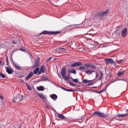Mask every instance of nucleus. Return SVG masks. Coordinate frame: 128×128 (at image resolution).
<instances>
[{
  "mask_svg": "<svg viewBox=\"0 0 128 128\" xmlns=\"http://www.w3.org/2000/svg\"><path fill=\"white\" fill-rule=\"evenodd\" d=\"M114 119H116V120H118L117 118H112V120H110V122H111V121H113L114 120Z\"/></svg>",
  "mask_w": 128,
  "mask_h": 128,
  "instance_id": "obj_48",
  "label": "nucleus"
},
{
  "mask_svg": "<svg viewBox=\"0 0 128 128\" xmlns=\"http://www.w3.org/2000/svg\"><path fill=\"white\" fill-rule=\"evenodd\" d=\"M58 75V76L59 77V78L61 79H62V78L61 77V75L58 74V73H57V74Z\"/></svg>",
  "mask_w": 128,
  "mask_h": 128,
  "instance_id": "obj_42",
  "label": "nucleus"
},
{
  "mask_svg": "<svg viewBox=\"0 0 128 128\" xmlns=\"http://www.w3.org/2000/svg\"><path fill=\"white\" fill-rule=\"evenodd\" d=\"M110 84H109L107 86H106V88H105L104 89V90H102L101 91V92H104V91H105V90H106V89L107 88V86H108Z\"/></svg>",
  "mask_w": 128,
  "mask_h": 128,
  "instance_id": "obj_39",
  "label": "nucleus"
},
{
  "mask_svg": "<svg viewBox=\"0 0 128 128\" xmlns=\"http://www.w3.org/2000/svg\"><path fill=\"white\" fill-rule=\"evenodd\" d=\"M84 66L86 68L91 67L93 69H95L96 68V67L93 65V64L91 63H88L86 64H84Z\"/></svg>",
  "mask_w": 128,
  "mask_h": 128,
  "instance_id": "obj_5",
  "label": "nucleus"
},
{
  "mask_svg": "<svg viewBox=\"0 0 128 128\" xmlns=\"http://www.w3.org/2000/svg\"><path fill=\"white\" fill-rule=\"evenodd\" d=\"M93 114H98L99 115V116L101 117H105V116L104 113L101 112H100L98 111L94 112Z\"/></svg>",
  "mask_w": 128,
  "mask_h": 128,
  "instance_id": "obj_6",
  "label": "nucleus"
},
{
  "mask_svg": "<svg viewBox=\"0 0 128 128\" xmlns=\"http://www.w3.org/2000/svg\"><path fill=\"white\" fill-rule=\"evenodd\" d=\"M39 96L40 98L43 99L46 98L45 96H44L42 94L39 93Z\"/></svg>",
  "mask_w": 128,
  "mask_h": 128,
  "instance_id": "obj_22",
  "label": "nucleus"
},
{
  "mask_svg": "<svg viewBox=\"0 0 128 128\" xmlns=\"http://www.w3.org/2000/svg\"><path fill=\"white\" fill-rule=\"evenodd\" d=\"M110 11L109 9H108L104 12H99L97 13V16H103L108 14Z\"/></svg>",
  "mask_w": 128,
  "mask_h": 128,
  "instance_id": "obj_3",
  "label": "nucleus"
},
{
  "mask_svg": "<svg viewBox=\"0 0 128 128\" xmlns=\"http://www.w3.org/2000/svg\"><path fill=\"white\" fill-rule=\"evenodd\" d=\"M16 68L18 70H20V67L19 65L17 64H14Z\"/></svg>",
  "mask_w": 128,
  "mask_h": 128,
  "instance_id": "obj_30",
  "label": "nucleus"
},
{
  "mask_svg": "<svg viewBox=\"0 0 128 128\" xmlns=\"http://www.w3.org/2000/svg\"><path fill=\"white\" fill-rule=\"evenodd\" d=\"M66 68L65 67L62 68L61 70V74L62 76L63 77L66 76Z\"/></svg>",
  "mask_w": 128,
  "mask_h": 128,
  "instance_id": "obj_9",
  "label": "nucleus"
},
{
  "mask_svg": "<svg viewBox=\"0 0 128 128\" xmlns=\"http://www.w3.org/2000/svg\"><path fill=\"white\" fill-rule=\"evenodd\" d=\"M59 33L58 31L56 32H49L46 30H44L39 34V35H41L42 34H48L50 35H54L57 34Z\"/></svg>",
  "mask_w": 128,
  "mask_h": 128,
  "instance_id": "obj_2",
  "label": "nucleus"
},
{
  "mask_svg": "<svg viewBox=\"0 0 128 128\" xmlns=\"http://www.w3.org/2000/svg\"><path fill=\"white\" fill-rule=\"evenodd\" d=\"M50 97L54 101H55L58 98L57 96L54 94H53L52 95H50Z\"/></svg>",
  "mask_w": 128,
  "mask_h": 128,
  "instance_id": "obj_16",
  "label": "nucleus"
},
{
  "mask_svg": "<svg viewBox=\"0 0 128 128\" xmlns=\"http://www.w3.org/2000/svg\"><path fill=\"white\" fill-rule=\"evenodd\" d=\"M6 71L9 74H12L13 72V71L10 69L8 67H6Z\"/></svg>",
  "mask_w": 128,
  "mask_h": 128,
  "instance_id": "obj_13",
  "label": "nucleus"
},
{
  "mask_svg": "<svg viewBox=\"0 0 128 128\" xmlns=\"http://www.w3.org/2000/svg\"><path fill=\"white\" fill-rule=\"evenodd\" d=\"M2 62V61L1 60H0V64Z\"/></svg>",
  "mask_w": 128,
  "mask_h": 128,
  "instance_id": "obj_57",
  "label": "nucleus"
},
{
  "mask_svg": "<svg viewBox=\"0 0 128 128\" xmlns=\"http://www.w3.org/2000/svg\"><path fill=\"white\" fill-rule=\"evenodd\" d=\"M119 80H124V79H120Z\"/></svg>",
  "mask_w": 128,
  "mask_h": 128,
  "instance_id": "obj_58",
  "label": "nucleus"
},
{
  "mask_svg": "<svg viewBox=\"0 0 128 128\" xmlns=\"http://www.w3.org/2000/svg\"><path fill=\"white\" fill-rule=\"evenodd\" d=\"M100 75L98 79V80L99 81L100 80H101L102 78L103 77V75L102 74V72L101 71H100Z\"/></svg>",
  "mask_w": 128,
  "mask_h": 128,
  "instance_id": "obj_26",
  "label": "nucleus"
},
{
  "mask_svg": "<svg viewBox=\"0 0 128 128\" xmlns=\"http://www.w3.org/2000/svg\"><path fill=\"white\" fill-rule=\"evenodd\" d=\"M33 73L32 72H30L28 74V75L26 77V80H28L32 76Z\"/></svg>",
  "mask_w": 128,
  "mask_h": 128,
  "instance_id": "obj_17",
  "label": "nucleus"
},
{
  "mask_svg": "<svg viewBox=\"0 0 128 128\" xmlns=\"http://www.w3.org/2000/svg\"><path fill=\"white\" fill-rule=\"evenodd\" d=\"M86 72L87 73L88 75H90L92 74V73L91 72V70H87Z\"/></svg>",
  "mask_w": 128,
  "mask_h": 128,
  "instance_id": "obj_29",
  "label": "nucleus"
},
{
  "mask_svg": "<svg viewBox=\"0 0 128 128\" xmlns=\"http://www.w3.org/2000/svg\"><path fill=\"white\" fill-rule=\"evenodd\" d=\"M70 78L72 79V80L73 81H74V82H78V83H81V82H79L78 81V79H76V78L74 79L72 77H71Z\"/></svg>",
  "mask_w": 128,
  "mask_h": 128,
  "instance_id": "obj_25",
  "label": "nucleus"
},
{
  "mask_svg": "<svg viewBox=\"0 0 128 128\" xmlns=\"http://www.w3.org/2000/svg\"><path fill=\"white\" fill-rule=\"evenodd\" d=\"M60 88L63 90L64 89V88L62 87H60Z\"/></svg>",
  "mask_w": 128,
  "mask_h": 128,
  "instance_id": "obj_54",
  "label": "nucleus"
},
{
  "mask_svg": "<svg viewBox=\"0 0 128 128\" xmlns=\"http://www.w3.org/2000/svg\"><path fill=\"white\" fill-rule=\"evenodd\" d=\"M127 33V29L126 28H124L122 31V35L123 37H126Z\"/></svg>",
  "mask_w": 128,
  "mask_h": 128,
  "instance_id": "obj_7",
  "label": "nucleus"
},
{
  "mask_svg": "<svg viewBox=\"0 0 128 128\" xmlns=\"http://www.w3.org/2000/svg\"><path fill=\"white\" fill-rule=\"evenodd\" d=\"M94 84V82L88 83V84L87 86H91L92 85H93Z\"/></svg>",
  "mask_w": 128,
  "mask_h": 128,
  "instance_id": "obj_37",
  "label": "nucleus"
},
{
  "mask_svg": "<svg viewBox=\"0 0 128 128\" xmlns=\"http://www.w3.org/2000/svg\"><path fill=\"white\" fill-rule=\"evenodd\" d=\"M69 84L73 86H76V84H74L71 81H70L69 82Z\"/></svg>",
  "mask_w": 128,
  "mask_h": 128,
  "instance_id": "obj_33",
  "label": "nucleus"
},
{
  "mask_svg": "<svg viewBox=\"0 0 128 128\" xmlns=\"http://www.w3.org/2000/svg\"><path fill=\"white\" fill-rule=\"evenodd\" d=\"M111 64H113L114 66H115L116 64V62H114L113 60V62H112V63Z\"/></svg>",
  "mask_w": 128,
  "mask_h": 128,
  "instance_id": "obj_44",
  "label": "nucleus"
},
{
  "mask_svg": "<svg viewBox=\"0 0 128 128\" xmlns=\"http://www.w3.org/2000/svg\"><path fill=\"white\" fill-rule=\"evenodd\" d=\"M26 84L27 86L28 85V83L27 82L26 83Z\"/></svg>",
  "mask_w": 128,
  "mask_h": 128,
  "instance_id": "obj_52",
  "label": "nucleus"
},
{
  "mask_svg": "<svg viewBox=\"0 0 128 128\" xmlns=\"http://www.w3.org/2000/svg\"><path fill=\"white\" fill-rule=\"evenodd\" d=\"M123 60H124V59H123V60H116V62L117 63L119 64V63H120L121 62H122V61H123Z\"/></svg>",
  "mask_w": 128,
  "mask_h": 128,
  "instance_id": "obj_38",
  "label": "nucleus"
},
{
  "mask_svg": "<svg viewBox=\"0 0 128 128\" xmlns=\"http://www.w3.org/2000/svg\"><path fill=\"white\" fill-rule=\"evenodd\" d=\"M103 17H104L105 16H103Z\"/></svg>",
  "mask_w": 128,
  "mask_h": 128,
  "instance_id": "obj_61",
  "label": "nucleus"
},
{
  "mask_svg": "<svg viewBox=\"0 0 128 128\" xmlns=\"http://www.w3.org/2000/svg\"><path fill=\"white\" fill-rule=\"evenodd\" d=\"M105 61L106 62V64H108V63H112L113 62V60L112 58L108 59L106 58L105 59Z\"/></svg>",
  "mask_w": 128,
  "mask_h": 128,
  "instance_id": "obj_15",
  "label": "nucleus"
},
{
  "mask_svg": "<svg viewBox=\"0 0 128 128\" xmlns=\"http://www.w3.org/2000/svg\"><path fill=\"white\" fill-rule=\"evenodd\" d=\"M27 88L29 90H31V88L30 86H29V85L27 86Z\"/></svg>",
  "mask_w": 128,
  "mask_h": 128,
  "instance_id": "obj_43",
  "label": "nucleus"
},
{
  "mask_svg": "<svg viewBox=\"0 0 128 128\" xmlns=\"http://www.w3.org/2000/svg\"><path fill=\"white\" fill-rule=\"evenodd\" d=\"M66 91L68 92H72L73 91V90L72 88H71L69 89H66Z\"/></svg>",
  "mask_w": 128,
  "mask_h": 128,
  "instance_id": "obj_40",
  "label": "nucleus"
},
{
  "mask_svg": "<svg viewBox=\"0 0 128 128\" xmlns=\"http://www.w3.org/2000/svg\"><path fill=\"white\" fill-rule=\"evenodd\" d=\"M126 111H127V112H128V109H127V110H126Z\"/></svg>",
  "mask_w": 128,
  "mask_h": 128,
  "instance_id": "obj_59",
  "label": "nucleus"
},
{
  "mask_svg": "<svg viewBox=\"0 0 128 128\" xmlns=\"http://www.w3.org/2000/svg\"><path fill=\"white\" fill-rule=\"evenodd\" d=\"M46 106L48 109H49L50 108H51V106L49 103H46Z\"/></svg>",
  "mask_w": 128,
  "mask_h": 128,
  "instance_id": "obj_28",
  "label": "nucleus"
},
{
  "mask_svg": "<svg viewBox=\"0 0 128 128\" xmlns=\"http://www.w3.org/2000/svg\"><path fill=\"white\" fill-rule=\"evenodd\" d=\"M83 26L81 24H76L75 25H72L70 26L69 28L72 30L76 28L81 27Z\"/></svg>",
  "mask_w": 128,
  "mask_h": 128,
  "instance_id": "obj_4",
  "label": "nucleus"
},
{
  "mask_svg": "<svg viewBox=\"0 0 128 128\" xmlns=\"http://www.w3.org/2000/svg\"><path fill=\"white\" fill-rule=\"evenodd\" d=\"M78 86V87H80V86Z\"/></svg>",
  "mask_w": 128,
  "mask_h": 128,
  "instance_id": "obj_60",
  "label": "nucleus"
},
{
  "mask_svg": "<svg viewBox=\"0 0 128 128\" xmlns=\"http://www.w3.org/2000/svg\"><path fill=\"white\" fill-rule=\"evenodd\" d=\"M58 115L59 118L61 120H64L65 119V117L63 114H58Z\"/></svg>",
  "mask_w": 128,
  "mask_h": 128,
  "instance_id": "obj_18",
  "label": "nucleus"
},
{
  "mask_svg": "<svg viewBox=\"0 0 128 128\" xmlns=\"http://www.w3.org/2000/svg\"><path fill=\"white\" fill-rule=\"evenodd\" d=\"M79 69L80 70H85L86 68L85 66H80L79 67Z\"/></svg>",
  "mask_w": 128,
  "mask_h": 128,
  "instance_id": "obj_32",
  "label": "nucleus"
},
{
  "mask_svg": "<svg viewBox=\"0 0 128 128\" xmlns=\"http://www.w3.org/2000/svg\"><path fill=\"white\" fill-rule=\"evenodd\" d=\"M56 59V58H54V59H53V60H55Z\"/></svg>",
  "mask_w": 128,
  "mask_h": 128,
  "instance_id": "obj_53",
  "label": "nucleus"
},
{
  "mask_svg": "<svg viewBox=\"0 0 128 128\" xmlns=\"http://www.w3.org/2000/svg\"><path fill=\"white\" fill-rule=\"evenodd\" d=\"M39 68H36L34 71V74H36L39 72Z\"/></svg>",
  "mask_w": 128,
  "mask_h": 128,
  "instance_id": "obj_21",
  "label": "nucleus"
},
{
  "mask_svg": "<svg viewBox=\"0 0 128 128\" xmlns=\"http://www.w3.org/2000/svg\"><path fill=\"white\" fill-rule=\"evenodd\" d=\"M128 113L125 114H118L117 117L120 118H123L127 116Z\"/></svg>",
  "mask_w": 128,
  "mask_h": 128,
  "instance_id": "obj_20",
  "label": "nucleus"
},
{
  "mask_svg": "<svg viewBox=\"0 0 128 128\" xmlns=\"http://www.w3.org/2000/svg\"><path fill=\"white\" fill-rule=\"evenodd\" d=\"M69 76H64L62 77L63 78H64V80H68L69 78H70V77Z\"/></svg>",
  "mask_w": 128,
  "mask_h": 128,
  "instance_id": "obj_27",
  "label": "nucleus"
},
{
  "mask_svg": "<svg viewBox=\"0 0 128 128\" xmlns=\"http://www.w3.org/2000/svg\"><path fill=\"white\" fill-rule=\"evenodd\" d=\"M20 50H21L22 51H25V49L24 48H20Z\"/></svg>",
  "mask_w": 128,
  "mask_h": 128,
  "instance_id": "obj_46",
  "label": "nucleus"
},
{
  "mask_svg": "<svg viewBox=\"0 0 128 128\" xmlns=\"http://www.w3.org/2000/svg\"><path fill=\"white\" fill-rule=\"evenodd\" d=\"M24 77V75H22L21 76H18V78H22Z\"/></svg>",
  "mask_w": 128,
  "mask_h": 128,
  "instance_id": "obj_47",
  "label": "nucleus"
},
{
  "mask_svg": "<svg viewBox=\"0 0 128 128\" xmlns=\"http://www.w3.org/2000/svg\"><path fill=\"white\" fill-rule=\"evenodd\" d=\"M0 76L2 78H5L6 77L5 75L2 73H0Z\"/></svg>",
  "mask_w": 128,
  "mask_h": 128,
  "instance_id": "obj_34",
  "label": "nucleus"
},
{
  "mask_svg": "<svg viewBox=\"0 0 128 128\" xmlns=\"http://www.w3.org/2000/svg\"><path fill=\"white\" fill-rule=\"evenodd\" d=\"M52 57H50L47 59H46V62H48L50 60H51L52 59Z\"/></svg>",
  "mask_w": 128,
  "mask_h": 128,
  "instance_id": "obj_35",
  "label": "nucleus"
},
{
  "mask_svg": "<svg viewBox=\"0 0 128 128\" xmlns=\"http://www.w3.org/2000/svg\"><path fill=\"white\" fill-rule=\"evenodd\" d=\"M10 64V62L8 61V56H6V65L7 66L9 65V64Z\"/></svg>",
  "mask_w": 128,
  "mask_h": 128,
  "instance_id": "obj_31",
  "label": "nucleus"
},
{
  "mask_svg": "<svg viewBox=\"0 0 128 128\" xmlns=\"http://www.w3.org/2000/svg\"><path fill=\"white\" fill-rule=\"evenodd\" d=\"M67 72L68 76L70 75V73H72L74 74H75L76 73V70L73 69H69L68 70Z\"/></svg>",
  "mask_w": 128,
  "mask_h": 128,
  "instance_id": "obj_12",
  "label": "nucleus"
},
{
  "mask_svg": "<svg viewBox=\"0 0 128 128\" xmlns=\"http://www.w3.org/2000/svg\"><path fill=\"white\" fill-rule=\"evenodd\" d=\"M40 60V59L39 58H37L35 60V64L34 66L32 67L33 68L35 67H36L39 66V62Z\"/></svg>",
  "mask_w": 128,
  "mask_h": 128,
  "instance_id": "obj_8",
  "label": "nucleus"
},
{
  "mask_svg": "<svg viewBox=\"0 0 128 128\" xmlns=\"http://www.w3.org/2000/svg\"><path fill=\"white\" fill-rule=\"evenodd\" d=\"M40 81H48V78L46 76H44L41 78L40 80Z\"/></svg>",
  "mask_w": 128,
  "mask_h": 128,
  "instance_id": "obj_14",
  "label": "nucleus"
},
{
  "mask_svg": "<svg viewBox=\"0 0 128 128\" xmlns=\"http://www.w3.org/2000/svg\"><path fill=\"white\" fill-rule=\"evenodd\" d=\"M18 128H20V125H17Z\"/></svg>",
  "mask_w": 128,
  "mask_h": 128,
  "instance_id": "obj_50",
  "label": "nucleus"
},
{
  "mask_svg": "<svg viewBox=\"0 0 128 128\" xmlns=\"http://www.w3.org/2000/svg\"><path fill=\"white\" fill-rule=\"evenodd\" d=\"M14 39L12 41V43L14 44H16L18 43L19 42V40L17 37H16L15 38H14Z\"/></svg>",
  "mask_w": 128,
  "mask_h": 128,
  "instance_id": "obj_19",
  "label": "nucleus"
},
{
  "mask_svg": "<svg viewBox=\"0 0 128 128\" xmlns=\"http://www.w3.org/2000/svg\"><path fill=\"white\" fill-rule=\"evenodd\" d=\"M44 72H45L44 67V65H42L41 67L40 70L38 72V74L39 75Z\"/></svg>",
  "mask_w": 128,
  "mask_h": 128,
  "instance_id": "obj_10",
  "label": "nucleus"
},
{
  "mask_svg": "<svg viewBox=\"0 0 128 128\" xmlns=\"http://www.w3.org/2000/svg\"><path fill=\"white\" fill-rule=\"evenodd\" d=\"M95 92L97 93H98L99 94H100L102 93L101 92V91H95Z\"/></svg>",
  "mask_w": 128,
  "mask_h": 128,
  "instance_id": "obj_45",
  "label": "nucleus"
},
{
  "mask_svg": "<svg viewBox=\"0 0 128 128\" xmlns=\"http://www.w3.org/2000/svg\"><path fill=\"white\" fill-rule=\"evenodd\" d=\"M122 74V72H119L117 74V75L118 76H120Z\"/></svg>",
  "mask_w": 128,
  "mask_h": 128,
  "instance_id": "obj_36",
  "label": "nucleus"
},
{
  "mask_svg": "<svg viewBox=\"0 0 128 128\" xmlns=\"http://www.w3.org/2000/svg\"><path fill=\"white\" fill-rule=\"evenodd\" d=\"M64 90H65L66 91V89L64 88Z\"/></svg>",
  "mask_w": 128,
  "mask_h": 128,
  "instance_id": "obj_56",
  "label": "nucleus"
},
{
  "mask_svg": "<svg viewBox=\"0 0 128 128\" xmlns=\"http://www.w3.org/2000/svg\"><path fill=\"white\" fill-rule=\"evenodd\" d=\"M44 88L42 86H41L38 87V90L40 91H43Z\"/></svg>",
  "mask_w": 128,
  "mask_h": 128,
  "instance_id": "obj_24",
  "label": "nucleus"
},
{
  "mask_svg": "<svg viewBox=\"0 0 128 128\" xmlns=\"http://www.w3.org/2000/svg\"><path fill=\"white\" fill-rule=\"evenodd\" d=\"M96 77H97L98 76V74H97V73L96 72Z\"/></svg>",
  "mask_w": 128,
  "mask_h": 128,
  "instance_id": "obj_49",
  "label": "nucleus"
},
{
  "mask_svg": "<svg viewBox=\"0 0 128 128\" xmlns=\"http://www.w3.org/2000/svg\"><path fill=\"white\" fill-rule=\"evenodd\" d=\"M23 96L20 94H18L15 96L13 100V102L14 103H18L21 101L23 98Z\"/></svg>",
  "mask_w": 128,
  "mask_h": 128,
  "instance_id": "obj_1",
  "label": "nucleus"
},
{
  "mask_svg": "<svg viewBox=\"0 0 128 128\" xmlns=\"http://www.w3.org/2000/svg\"><path fill=\"white\" fill-rule=\"evenodd\" d=\"M95 72L94 71H91V72L92 73V72Z\"/></svg>",
  "mask_w": 128,
  "mask_h": 128,
  "instance_id": "obj_55",
  "label": "nucleus"
},
{
  "mask_svg": "<svg viewBox=\"0 0 128 128\" xmlns=\"http://www.w3.org/2000/svg\"><path fill=\"white\" fill-rule=\"evenodd\" d=\"M61 50L63 52H64L66 51V50L64 48H61Z\"/></svg>",
  "mask_w": 128,
  "mask_h": 128,
  "instance_id": "obj_41",
  "label": "nucleus"
},
{
  "mask_svg": "<svg viewBox=\"0 0 128 128\" xmlns=\"http://www.w3.org/2000/svg\"><path fill=\"white\" fill-rule=\"evenodd\" d=\"M82 64V63L80 62H77L72 64L71 66L72 67H74L77 66H80Z\"/></svg>",
  "mask_w": 128,
  "mask_h": 128,
  "instance_id": "obj_11",
  "label": "nucleus"
},
{
  "mask_svg": "<svg viewBox=\"0 0 128 128\" xmlns=\"http://www.w3.org/2000/svg\"><path fill=\"white\" fill-rule=\"evenodd\" d=\"M92 80H87L86 79H85L81 83L84 82V84H86L88 82H90L92 81Z\"/></svg>",
  "mask_w": 128,
  "mask_h": 128,
  "instance_id": "obj_23",
  "label": "nucleus"
},
{
  "mask_svg": "<svg viewBox=\"0 0 128 128\" xmlns=\"http://www.w3.org/2000/svg\"><path fill=\"white\" fill-rule=\"evenodd\" d=\"M20 80L22 82H24V80H23L22 79H20Z\"/></svg>",
  "mask_w": 128,
  "mask_h": 128,
  "instance_id": "obj_51",
  "label": "nucleus"
}]
</instances>
